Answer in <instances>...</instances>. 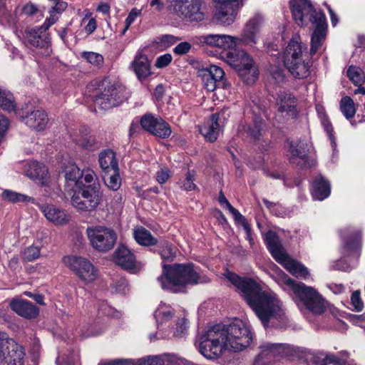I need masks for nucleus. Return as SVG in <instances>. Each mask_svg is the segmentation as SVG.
<instances>
[{"label":"nucleus","instance_id":"f257e3e1","mask_svg":"<svg viewBox=\"0 0 365 365\" xmlns=\"http://www.w3.org/2000/svg\"><path fill=\"white\" fill-rule=\"evenodd\" d=\"M251 341L250 331L243 321L236 319L230 324L210 327L199 339V351L208 359H216L224 351H240Z\"/></svg>","mask_w":365,"mask_h":365},{"label":"nucleus","instance_id":"f03ea898","mask_svg":"<svg viewBox=\"0 0 365 365\" xmlns=\"http://www.w3.org/2000/svg\"><path fill=\"white\" fill-rule=\"evenodd\" d=\"M158 282L164 290L173 293L182 292L189 285L205 282V277L191 263L163 264V272Z\"/></svg>","mask_w":365,"mask_h":365},{"label":"nucleus","instance_id":"7ed1b4c3","mask_svg":"<svg viewBox=\"0 0 365 365\" xmlns=\"http://www.w3.org/2000/svg\"><path fill=\"white\" fill-rule=\"evenodd\" d=\"M280 281L292 289L307 309L314 314H322L325 312L324 300L313 287H308L302 282H296L285 273L281 275Z\"/></svg>","mask_w":365,"mask_h":365},{"label":"nucleus","instance_id":"20e7f679","mask_svg":"<svg viewBox=\"0 0 365 365\" xmlns=\"http://www.w3.org/2000/svg\"><path fill=\"white\" fill-rule=\"evenodd\" d=\"M299 37H292L287 46L284 54V64L296 78L304 79L309 76V60L304 58L303 51L307 49L299 41Z\"/></svg>","mask_w":365,"mask_h":365},{"label":"nucleus","instance_id":"39448f33","mask_svg":"<svg viewBox=\"0 0 365 365\" xmlns=\"http://www.w3.org/2000/svg\"><path fill=\"white\" fill-rule=\"evenodd\" d=\"M259 288V284L252 279V310L262 324L267 326L282 310L277 299L266 292H258Z\"/></svg>","mask_w":365,"mask_h":365},{"label":"nucleus","instance_id":"423d86ee","mask_svg":"<svg viewBox=\"0 0 365 365\" xmlns=\"http://www.w3.org/2000/svg\"><path fill=\"white\" fill-rule=\"evenodd\" d=\"M266 123L263 118L252 113V169L262 168L269 158L270 142L264 139L263 133Z\"/></svg>","mask_w":365,"mask_h":365},{"label":"nucleus","instance_id":"0eeeda50","mask_svg":"<svg viewBox=\"0 0 365 365\" xmlns=\"http://www.w3.org/2000/svg\"><path fill=\"white\" fill-rule=\"evenodd\" d=\"M202 46H208L222 50H232L236 46L250 44L251 42V31L247 27L240 36L227 34H205L198 38Z\"/></svg>","mask_w":365,"mask_h":365},{"label":"nucleus","instance_id":"6e6552de","mask_svg":"<svg viewBox=\"0 0 365 365\" xmlns=\"http://www.w3.org/2000/svg\"><path fill=\"white\" fill-rule=\"evenodd\" d=\"M62 262L84 284H89L98 277V269L84 257L66 255Z\"/></svg>","mask_w":365,"mask_h":365},{"label":"nucleus","instance_id":"1a4fd4ad","mask_svg":"<svg viewBox=\"0 0 365 365\" xmlns=\"http://www.w3.org/2000/svg\"><path fill=\"white\" fill-rule=\"evenodd\" d=\"M284 148L289 163L299 169L310 167L312 145L306 139L300 138L294 140L287 138L284 140Z\"/></svg>","mask_w":365,"mask_h":365},{"label":"nucleus","instance_id":"9d476101","mask_svg":"<svg viewBox=\"0 0 365 365\" xmlns=\"http://www.w3.org/2000/svg\"><path fill=\"white\" fill-rule=\"evenodd\" d=\"M168 8L172 14L189 22H201L205 19L202 0H168Z\"/></svg>","mask_w":365,"mask_h":365},{"label":"nucleus","instance_id":"9b49d317","mask_svg":"<svg viewBox=\"0 0 365 365\" xmlns=\"http://www.w3.org/2000/svg\"><path fill=\"white\" fill-rule=\"evenodd\" d=\"M264 240L267 248L274 259L292 274L298 262L292 259L287 254L279 235L272 230H268L264 235Z\"/></svg>","mask_w":365,"mask_h":365},{"label":"nucleus","instance_id":"f8f14e48","mask_svg":"<svg viewBox=\"0 0 365 365\" xmlns=\"http://www.w3.org/2000/svg\"><path fill=\"white\" fill-rule=\"evenodd\" d=\"M86 234L91 247L101 252L110 250L117 240L115 232L111 228L103 226L89 227L86 230Z\"/></svg>","mask_w":365,"mask_h":365},{"label":"nucleus","instance_id":"ddd939ff","mask_svg":"<svg viewBox=\"0 0 365 365\" xmlns=\"http://www.w3.org/2000/svg\"><path fill=\"white\" fill-rule=\"evenodd\" d=\"M24 351L21 346L5 332H0V365H24Z\"/></svg>","mask_w":365,"mask_h":365},{"label":"nucleus","instance_id":"4468645a","mask_svg":"<svg viewBox=\"0 0 365 365\" xmlns=\"http://www.w3.org/2000/svg\"><path fill=\"white\" fill-rule=\"evenodd\" d=\"M289 4L293 19L301 27L313 24L320 14H324L321 9L317 10L310 0H291Z\"/></svg>","mask_w":365,"mask_h":365},{"label":"nucleus","instance_id":"2eb2a0df","mask_svg":"<svg viewBox=\"0 0 365 365\" xmlns=\"http://www.w3.org/2000/svg\"><path fill=\"white\" fill-rule=\"evenodd\" d=\"M103 90L94 96L96 106L103 110H108L119 106L123 101V88L119 86L111 84L107 81L102 83Z\"/></svg>","mask_w":365,"mask_h":365},{"label":"nucleus","instance_id":"dca6fc26","mask_svg":"<svg viewBox=\"0 0 365 365\" xmlns=\"http://www.w3.org/2000/svg\"><path fill=\"white\" fill-rule=\"evenodd\" d=\"M44 23L42 26L26 29L24 38L27 43L36 48L37 55L41 57H48L52 53L51 38L46 32Z\"/></svg>","mask_w":365,"mask_h":365},{"label":"nucleus","instance_id":"f3484780","mask_svg":"<svg viewBox=\"0 0 365 365\" xmlns=\"http://www.w3.org/2000/svg\"><path fill=\"white\" fill-rule=\"evenodd\" d=\"M222 59L238 73L241 79L247 84L251 79V57L244 50L228 51L222 56Z\"/></svg>","mask_w":365,"mask_h":365},{"label":"nucleus","instance_id":"a211bd4d","mask_svg":"<svg viewBox=\"0 0 365 365\" xmlns=\"http://www.w3.org/2000/svg\"><path fill=\"white\" fill-rule=\"evenodd\" d=\"M71 197V203L74 207L81 211L91 212L95 210L102 200L100 190L93 188L76 189Z\"/></svg>","mask_w":365,"mask_h":365},{"label":"nucleus","instance_id":"6ab92c4d","mask_svg":"<svg viewBox=\"0 0 365 365\" xmlns=\"http://www.w3.org/2000/svg\"><path fill=\"white\" fill-rule=\"evenodd\" d=\"M342 254L344 256H356L358 259L361 255L362 245L361 232L357 229H346L341 234Z\"/></svg>","mask_w":365,"mask_h":365},{"label":"nucleus","instance_id":"aec40b11","mask_svg":"<svg viewBox=\"0 0 365 365\" xmlns=\"http://www.w3.org/2000/svg\"><path fill=\"white\" fill-rule=\"evenodd\" d=\"M173 309L165 304H160L155 312L158 331L155 334H150V339H165L170 336V321L173 317Z\"/></svg>","mask_w":365,"mask_h":365},{"label":"nucleus","instance_id":"412c9836","mask_svg":"<svg viewBox=\"0 0 365 365\" xmlns=\"http://www.w3.org/2000/svg\"><path fill=\"white\" fill-rule=\"evenodd\" d=\"M215 19L220 24L230 25L236 18L238 0H215Z\"/></svg>","mask_w":365,"mask_h":365},{"label":"nucleus","instance_id":"4be33fe9","mask_svg":"<svg viewBox=\"0 0 365 365\" xmlns=\"http://www.w3.org/2000/svg\"><path fill=\"white\" fill-rule=\"evenodd\" d=\"M19 115L26 126L38 132L43 130L48 122L47 114L42 109H23Z\"/></svg>","mask_w":365,"mask_h":365},{"label":"nucleus","instance_id":"5701e85b","mask_svg":"<svg viewBox=\"0 0 365 365\" xmlns=\"http://www.w3.org/2000/svg\"><path fill=\"white\" fill-rule=\"evenodd\" d=\"M223 275L235 287L239 294L245 299L247 305L251 307V278L241 277L229 269H226Z\"/></svg>","mask_w":365,"mask_h":365},{"label":"nucleus","instance_id":"b1692460","mask_svg":"<svg viewBox=\"0 0 365 365\" xmlns=\"http://www.w3.org/2000/svg\"><path fill=\"white\" fill-rule=\"evenodd\" d=\"M315 26L314 30L311 36L310 56H313L317 53L324 42L327 33V23L324 14H320L317 20L312 24Z\"/></svg>","mask_w":365,"mask_h":365},{"label":"nucleus","instance_id":"393cba45","mask_svg":"<svg viewBox=\"0 0 365 365\" xmlns=\"http://www.w3.org/2000/svg\"><path fill=\"white\" fill-rule=\"evenodd\" d=\"M277 110L292 118L298 117L297 98L292 93L282 92L277 98Z\"/></svg>","mask_w":365,"mask_h":365},{"label":"nucleus","instance_id":"a878e982","mask_svg":"<svg viewBox=\"0 0 365 365\" xmlns=\"http://www.w3.org/2000/svg\"><path fill=\"white\" fill-rule=\"evenodd\" d=\"M38 207L45 217L56 225H63L69 221L67 212L53 204H41Z\"/></svg>","mask_w":365,"mask_h":365},{"label":"nucleus","instance_id":"bb28decb","mask_svg":"<svg viewBox=\"0 0 365 365\" xmlns=\"http://www.w3.org/2000/svg\"><path fill=\"white\" fill-rule=\"evenodd\" d=\"M221 128V118L220 113H214L200 127V133L206 140L213 143L219 136Z\"/></svg>","mask_w":365,"mask_h":365},{"label":"nucleus","instance_id":"cd10ccee","mask_svg":"<svg viewBox=\"0 0 365 365\" xmlns=\"http://www.w3.org/2000/svg\"><path fill=\"white\" fill-rule=\"evenodd\" d=\"M115 262L123 269L134 273L136 267V259L134 254L125 246L120 245L114 253Z\"/></svg>","mask_w":365,"mask_h":365},{"label":"nucleus","instance_id":"c85d7f7f","mask_svg":"<svg viewBox=\"0 0 365 365\" xmlns=\"http://www.w3.org/2000/svg\"><path fill=\"white\" fill-rule=\"evenodd\" d=\"M9 306L15 313L25 319L36 318L39 313V309L36 305L19 298L11 299Z\"/></svg>","mask_w":365,"mask_h":365},{"label":"nucleus","instance_id":"c756f323","mask_svg":"<svg viewBox=\"0 0 365 365\" xmlns=\"http://www.w3.org/2000/svg\"><path fill=\"white\" fill-rule=\"evenodd\" d=\"M225 72L220 67L210 66L202 74L203 87L209 92L214 91L217 88V83L223 78Z\"/></svg>","mask_w":365,"mask_h":365},{"label":"nucleus","instance_id":"7c9ffc66","mask_svg":"<svg viewBox=\"0 0 365 365\" xmlns=\"http://www.w3.org/2000/svg\"><path fill=\"white\" fill-rule=\"evenodd\" d=\"M218 201L223 209L227 210L232 214L235 223L237 225H241L245 229L247 240L251 242L250 225L246 218L229 202L222 192L220 193Z\"/></svg>","mask_w":365,"mask_h":365},{"label":"nucleus","instance_id":"2f4dec72","mask_svg":"<svg viewBox=\"0 0 365 365\" xmlns=\"http://www.w3.org/2000/svg\"><path fill=\"white\" fill-rule=\"evenodd\" d=\"M66 178V190L68 192H74L76 189H81L82 186L81 181L82 173L78 167L75 163H69L64 168Z\"/></svg>","mask_w":365,"mask_h":365},{"label":"nucleus","instance_id":"473e14b6","mask_svg":"<svg viewBox=\"0 0 365 365\" xmlns=\"http://www.w3.org/2000/svg\"><path fill=\"white\" fill-rule=\"evenodd\" d=\"M24 173L29 178L38 180L42 184H44L48 178L47 168L37 161L27 163L24 166Z\"/></svg>","mask_w":365,"mask_h":365},{"label":"nucleus","instance_id":"72a5a7b5","mask_svg":"<svg viewBox=\"0 0 365 365\" xmlns=\"http://www.w3.org/2000/svg\"><path fill=\"white\" fill-rule=\"evenodd\" d=\"M131 66L138 78L140 81L147 78L151 75L150 64L148 58L141 53H138L135 55L134 60L131 63Z\"/></svg>","mask_w":365,"mask_h":365},{"label":"nucleus","instance_id":"f704fd0d","mask_svg":"<svg viewBox=\"0 0 365 365\" xmlns=\"http://www.w3.org/2000/svg\"><path fill=\"white\" fill-rule=\"evenodd\" d=\"M312 197L319 200H324L328 197L331 192L329 182L324 177L319 176L313 180Z\"/></svg>","mask_w":365,"mask_h":365},{"label":"nucleus","instance_id":"c9c22d12","mask_svg":"<svg viewBox=\"0 0 365 365\" xmlns=\"http://www.w3.org/2000/svg\"><path fill=\"white\" fill-rule=\"evenodd\" d=\"M73 140L79 146L86 150H94L96 141L95 138L90 135L88 128L83 127L76 131L72 136Z\"/></svg>","mask_w":365,"mask_h":365},{"label":"nucleus","instance_id":"e433bc0d","mask_svg":"<svg viewBox=\"0 0 365 365\" xmlns=\"http://www.w3.org/2000/svg\"><path fill=\"white\" fill-rule=\"evenodd\" d=\"M99 164L101 168L108 173L118 170V161L115 153L110 150H104L99 155Z\"/></svg>","mask_w":365,"mask_h":365},{"label":"nucleus","instance_id":"4c0bfd02","mask_svg":"<svg viewBox=\"0 0 365 365\" xmlns=\"http://www.w3.org/2000/svg\"><path fill=\"white\" fill-rule=\"evenodd\" d=\"M67 7L68 4L64 1L53 3V6H51L48 11L49 16L47 17L44 21V26L46 29H49L53 24H54Z\"/></svg>","mask_w":365,"mask_h":365},{"label":"nucleus","instance_id":"58836bf2","mask_svg":"<svg viewBox=\"0 0 365 365\" xmlns=\"http://www.w3.org/2000/svg\"><path fill=\"white\" fill-rule=\"evenodd\" d=\"M133 237L139 245L143 246L154 245L158 242L150 232L142 227L134 230Z\"/></svg>","mask_w":365,"mask_h":365},{"label":"nucleus","instance_id":"ea45409f","mask_svg":"<svg viewBox=\"0 0 365 365\" xmlns=\"http://www.w3.org/2000/svg\"><path fill=\"white\" fill-rule=\"evenodd\" d=\"M2 198L12 203L18 202H32L34 203L35 200L26 195L21 194L11 190H4L1 194Z\"/></svg>","mask_w":365,"mask_h":365},{"label":"nucleus","instance_id":"a19ab883","mask_svg":"<svg viewBox=\"0 0 365 365\" xmlns=\"http://www.w3.org/2000/svg\"><path fill=\"white\" fill-rule=\"evenodd\" d=\"M158 252L163 260L172 262L176 257L177 249L169 242L163 240L158 245Z\"/></svg>","mask_w":365,"mask_h":365},{"label":"nucleus","instance_id":"79ce46f5","mask_svg":"<svg viewBox=\"0 0 365 365\" xmlns=\"http://www.w3.org/2000/svg\"><path fill=\"white\" fill-rule=\"evenodd\" d=\"M173 357L170 354L163 355H155V356H147L138 360H135V364L133 365H164L165 361L170 360L169 358Z\"/></svg>","mask_w":365,"mask_h":365},{"label":"nucleus","instance_id":"37998d69","mask_svg":"<svg viewBox=\"0 0 365 365\" xmlns=\"http://www.w3.org/2000/svg\"><path fill=\"white\" fill-rule=\"evenodd\" d=\"M0 107L8 112L15 110L16 107L13 94L2 88H0Z\"/></svg>","mask_w":365,"mask_h":365},{"label":"nucleus","instance_id":"c03bdc74","mask_svg":"<svg viewBox=\"0 0 365 365\" xmlns=\"http://www.w3.org/2000/svg\"><path fill=\"white\" fill-rule=\"evenodd\" d=\"M346 76L354 86H361L365 82L364 72L359 66H349L346 71Z\"/></svg>","mask_w":365,"mask_h":365},{"label":"nucleus","instance_id":"a18cd8bd","mask_svg":"<svg viewBox=\"0 0 365 365\" xmlns=\"http://www.w3.org/2000/svg\"><path fill=\"white\" fill-rule=\"evenodd\" d=\"M340 110L348 120L352 118L355 115V104L351 97L346 96L341 99Z\"/></svg>","mask_w":365,"mask_h":365},{"label":"nucleus","instance_id":"49530a36","mask_svg":"<svg viewBox=\"0 0 365 365\" xmlns=\"http://www.w3.org/2000/svg\"><path fill=\"white\" fill-rule=\"evenodd\" d=\"M82 178L88 185H82V188H93L96 187V190H100V185L98 179L95 172L91 168H85L81 170Z\"/></svg>","mask_w":365,"mask_h":365},{"label":"nucleus","instance_id":"de8ad7c7","mask_svg":"<svg viewBox=\"0 0 365 365\" xmlns=\"http://www.w3.org/2000/svg\"><path fill=\"white\" fill-rule=\"evenodd\" d=\"M154 129L155 130L152 132V134L162 138H168L172 133L169 124L161 118H159Z\"/></svg>","mask_w":365,"mask_h":365},{"label":"nucleus","instance_id":"09e8293b","mask_svg":"<svg viewBox=\"0 0 365 365\" xmlns=\"http://www.w3.org/2000/svg\"><path fill=\"white\" fill-rule=\"evenodd\" d=\"M81 58L92 66L101 67L104 62L103 56L93 51H83L81 54Z\"/></svg>","mask_w":365,"mask_h":365},{"label":"nucleus","instance_id":"8fccbe9b","mask_svg":"<svg viewBox=\"0 0 365 365\" xmlns=\"http://www.w3.org/2000/svg\"><path fill=\"white\" fill-rule=\"evenodd\" d=\"M58 365H80L79 356L77 351H72L68 355L59 354L56 359Z\"/></svg>","mask_w":365,"mask_h":365},{"label":"nucleus","instance_id":"3c124183","mask_svg":"<svg viewBox=\"0 0 365 365\" xmlns=\"http://www.w3.org/2000/svg\"><path fill=\"white\" fill-rule=\"evenodd\" d=\"M282 346L281 344H268L262 346V350L258 356L255 359V363H259L262 361L264 356L269 355L274 356L275 355V351L280 349Z\"/></svg>","mask_w":365,"mask_h":365},{"label":"nucleus","instance_id":"603ef678","mask_svg":"<svg viewBox=\"0 0 365 365\" xmlns=\"http://www.w3.org/2000/svg\"><path fill=\"white\" fill-rule=\"evenodd\" d=\"M106 178L105 182L108 188L113 190H118L121 185V179L119 175L118 170L116 171H111Z\"/></svg>","mask_w":365,"mask_h":365},{"label":"nucleus","instance_id":"864d4df0","mask_svg":"<svg viewBox=\"0 0 365 365\" xmlns=\"http://www.w3.org/2000/svg\"><path fill=\"white\" fill-rule=\"evenodd\" d=\"M40 256V248L37 246H29L24 249L21 253L22 259L26 262H31L38 259Z\"/></svg>","mask_w":365,"mask_h":365},{"label":"nucleus","instance_id":"5fc2aeb1","mask_svg":"<svg viewBox=\"0 0 365 365\" xmlns=\"http://www.w3.org/2000/svg\"><path fill=\"white\" fill-rule=\"evenodd\" d=\"M158 119L159 118H155L153 115L146 114L142 117L140 125L144 130L152 133L155 130L154 127L158 122Z\"/></svg>","mask_w":365,"mask_h":365},{"label":"nucleus","instance_id":"6e6d98bb","mask_svg":"<svg viewBox=\"0 0 365 365\" xmlns=\"http://www.w3.org/2000/svg\"><path fill=\"white\" fill-rule=\"evenodd\" d=\"M110 287L112 292L120 294H125L129 290L128 282L122 277L113 281Z\"/></svg>","mask_w":365,"mask_h":365},{"label":"nucleus","instance_id":"4d7b16f0","mask_svg":"<svg viewBox=\"0 0 365 365\" xmlns=\"http://www.w3.org/2000/svg\"><path fill=\"white\" fill-rule=\"evenodd\" d=\"M178 38L170 34L162 35L157 37L156 44L161 48H167L176 43Z\"/></svg>","mask_w":365,"mask_h":365},{"label":"nucleus","instance_id":"13d9d810","mask_svg":"<svg viewBox=\"0 0 365 365\" xmlns=\"http://www.w3.org/2000/svg\"><path fill=\"white\" fill-rule=\"evenodd\" d=\"M313 362L316 365H342L334 355H327L324 358L314 356Z\"/></svg>","mask_w":365,"mask_h":365},{"label":"nucleus","instance_id":"bf43d9fd","mask_svg":"<svg viewBox=\"0 0 365 365\" xmlns=\"http://www.w3.org/2000/svg\"><path fill=\"white\" fill-rule=\"evenodd\" d=\"M269 72L277 85L280 86L284 83L286 76L283 68L279 66H271Z\"/></svg>","mask_w":365,"mask_h":365},{"label":"nucleus","instance_id":"052dcab7","mask_svg":"<svg viewBox=\"0 0 365 365\" xmlns=\"http://www.w3.org/2000/svg\"><path fill=\"white\" fill-rule=\"evenodd\" d=\"M195 173L192 171H188L186 178L182 185V187L185 190H193L196 188V185L194 183Z\"/></svg>","mask_w":365,"mask_h":365},{"label":"nucleus","instance_id":"680f3d73","mask_svg":"<svg viewBox=\"0 0 365 365\" xmlns=\"http://www.w3.org/2000/svg\"><path fill=\"white\" fill-rule=\"evenodd\" d=\"M323 125L324 130L326 131L329 140L331 141V145L332 148H335L336 146V137L334 135V130L332 126V124L329 120H325L323 122Z\"/></svg>","mask_w":365,"mask_h":365},{"label":"nucleus","instance_id":"e2e57ef3","mask_svg":"<svg viewBox=\"0 0 365 365\" xmlns=\"http://www.w3.org/2000/svg\"><path fill=\"white\" fill-rule=\"evenodd\" d=\"M264 23V16L259 14H255L252 17V43H255V34L259 30Z\"/></svg>","mask_w":365,"mask_h":365},{"label":"nucleus","instance_id":"0e129e2a","mask_svg":"<svg viewBox=\"0 0 365 365\" xmlns=\"http://www.w3.org/2000/svg\"><path fill=\"white\" fill-rule=\"evenodd\" d=\"M359 291H354L351 296V304L356 312H361L364 308V303L360 297Z\"/></svg>","mask_w":365,"mask_h":365},{"label":"nucleus","instance_id":"69168bd1","mask_svg":"<svg viewBox=\"0 0 365 365\" xmlns=\"http://www.w3.org/2000/svg\"><path fill=\"white\" fill-rule=\"evenodd\" d=\"M173 60V57L170 53H165L160 56L155 61V66L158 68H163L168 66Z\"/></svg>","mask_w":365,"mask_h":365},{"label":"nucleus","instance_id":"338daca9","mask_svg":"<svg viewBox=\"0 0 365 365\" xmlns=\"http://www.w3.org/2000/svg\"><path fill=\"white\" fill-rule=\"evenodd\" d=\"M187 329V321L185 318H182L177 322L175 330L173 335L177 337L181 336Z\"/></svg>","mask_w":365,"mask_h":365},{"label":"nucleus","instance_id":"774afa93","mask_svg":"<svg viewBox=\"0 0 365 365\" xmlns=\"http://www.w3.org/2000/svg\"><path fill=\"white\" fill-rule=\"evenodd\" d=\"M0 23L4 26H11L15 23V17L7 10L0 13Z\"/></svg>","mask_w":365,"mask_h":365}]
</instances>
